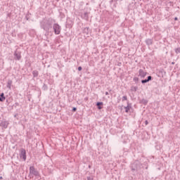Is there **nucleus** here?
I'll list each match as a JSON object with an SVG mask.
<instances>
[{"label":"nucleus","instance_id":"3","mask_svg":"<svg viewBox=\"0 0 180 180\" xmlns=\"http://www.w3.org/2000/svg\"><path fill=\"white\" fill-rule=\"evenodd\" d=\"M53 29L55 34H60L61 33V27L58 24H53Z\"/></svg>","mask_w":180,"mask_h":180},{"label":"nucleus","instance_id":"22","mask_svg":"<svg viewBox=\"0 0 180 180\" xmlns=\"http://www.w3.org/2000/svg\"><path fill=\"white\" fill-rule=\"evenodd\" d=\"M72 110V112H77V108L74 107Z\"/></svg>","mask_w":180,"mask_h":180},{"label":"nucleus","instance_id":"15","mask_svg":"<svg viewBox=\"0 0 180 180\" xmlns=\"http://www.w3.org/2000/svg\"><path fill=\"white\" fill-rule=\"evenodd\" d=\"M11 85H12V80H8L7 83V88H8V89H11Z\"/></svg>","mask_w":180,"mask_h":180},{"label":"nucleus","instance_id":"1","mask_svg":"<svg viewBox=\"0 0 180 180\" xmlns=\"http://www.w3.org/2000/svg\"><path fill=\"white\" fill-rule=\"evenodd\" d=\"M41 27L46 32H49L51 29V21L50 20H45L41 22Z\"/></svg>","mask_w":180,"mask_h":180},{"label":"nucleus","instance_id":"9","mask_svg":"<svg viewBox=\"0 0 180 180\" xmlns=\"http://www.w3.org/2000/svg\"><path fill=\"white\" fill-rule=\"evenodd\" d=\"M152 78L153 77L151 76H148V79L141 80V82H142V84H147V82H148L149 81H151Z\"/></svg>","mask_w":180,"mask_h":180},{"label":"nucleus","instance_id":"14","mask_svg":"<svg viewBox=\"0 0 180 180\" xmlns=\"http://www.w3.org/2000/svg\"><path fill=\"white\" fill-rule=\"evenodd\" d=\"M33 77H38L39 76V72L37 70H34L32 72Z\"/></svg>","mask_w":180,"mask_h":180},{"label":"nucleus","instance_id":"20","mask_svg":"<svg viewBox=\"0 0 180 180\" xmlns=\"http://www.w3.org/2000/svg\"><path fill=\"white\" fill-rule=\"evenodd\" d=\"M0 97H1V98H5V94H4V93H1V94H0Z\"/></svg>","mask_w":180,"mask_h":180},{"label":"nucleus","instance_id":"19","mask_svg":"<svg viewBox=\"0 0 180 180\" xmlns=\"http://www.w3.org/2000/svg\"><path fill=\"white\" fill-rule=\"evenodd\" d=\"M122 101H127V96H124L122 97Z\"/></svg>","mask_w":180,"mask_h":180},{"label":"nucleus","instance_id":"5","mask_svg":"<svg viewBox=\"0 0 180 180\" xmlns=\"http://www.w3.org/2000/svg\"><path fill=\"white\" fill-rule=\"evenodd\" d=\"M20 158H22L24 161H26V150L22 149L20 153Z\"/></svg>","mask_w":180,"mask_h":180},{"label":"nucleus","instance_id":"4","mask_svg":"<svg viewBox=\"0 0 180 180\" xmlns=\"http://www.w3.org/2000/svg\"><path fill=\"white\" fill-rule=\"evenodd\" d=\"M139 169H140V162L136 161L131 165V171H139Z\"/></svg>","mask_w":180,"mask_h":180},{"label":"nucleus","instance_id":"25","mask_svg":"<svg viewBox=\"0 0 180 180\" xmlns=\"http://www.w3.org/2000/svg\"><path fill=\"white\" fill-rule=\"evenodd\" d=\"M174 20H178V17H175Z\"/></svg>","mask_w":180,"mask_h":180},{"label":"nucleus","instance_id":"16","mask_svg":"<svg viewBox=\"0 0 180 180\" xmlns=\"http://www.w3.org/2000/svg\"><path fill=\"white\" fill-rule=\"evenodd\" d=\"M175 53H176V54H179V53H180V47L179 48H176L175 49Z\"/></svg>","mask_w":180,"mask_h":180},{"label":"nucleus","instance_id":"13","mask_svg":"<svg viewBox=\"0 0 180 180\" xmlns=\"http://www.w3.org/2000/svg\"><path fill=\"white\" fill-rule=\"evenodd\" d=\"M140 103H143V105H146V103H148V101H147V100L143 98V99H141V100L140 101Z\"/></svg>","mask_w":180,"mask_h":180},{"label":"nucleus","instance_id":"17","mask_svg":"<svg viewBox=\"0 0 180 180\" xmlns=\"http://www.w3.org/2000/svg\"><path fill=\"white\" fill-rule=\"evenodd\" d=\"M84 19H88V13H84Z\"/></svg>","mask_w":180,"mask_h":180},{"label":"nucleus","instance_id":"7","mask_svg":"<svg viewBox=\"0 0 180 180\" xmlns=\"http://www.w3.org/2000/svg\"><path fill=\"white\" fill-rule=\"evenodd\" d=\"M147 75V72H144L142 69L139 70V76L141 77V78H144Z\"/></svg>","mask_w":180,"mask_h":180},{"label":"nucleus","instance_id":"6","mask_svg":"<svg viewBox=\"0 0 180 180\" xmlns=\"http://www.w3.org/2000/svg\"><path fill=\"white\" fill-rule=\"evenodd\" d=\"M8 124H9V123L5 120H3L0 122V126L4 127V129H6L8 127Z\"/></svg>","mask_w":180,"mask_h":180},{"label":"nucleus","instance_id":"27","mask_svg":"<svg viewBox=\"0 0 180 180\" xmlns=\"http://www.w3.org/2000/svg\"><path fill=\"white\" fill-rule=\"evenodd\" d=\"M0 179H2V176H0Z\"/></svg>","mask_w":180,"mask_h":180},{"label":"nucleus","instance_id":"10","mask_svg":"<svg viewBox=\"0 0 180 180\" xmlns=\"http://www.w3.org/2000/svg\"><path fill=\"white\" fill-rule=\"evenodd\" d=\"M103 105V102H97L96 103V106L98 107V109L101 110L102 109V106Z\"/></svg>","mask_w":180,"mask_h":180},{"label":"nucleus","instance_id":"8","mask_svg":"<svg viewBox=\"0 0 180 180\" xmlns=\"http://www.w3.org/2000/svg\"><path fill=\"white\" fill-rule=\"evenodd\" d=\"M14 56L16 58V59L18 60H20V58H22V55L20 52H18L17 51H15Z\"/></svg>","mask_w":180,"mask_h":180},{"label":"nucleus","instance_id":"21","mask_svg":"<svg viewBox=\"0 0 180 180\" xmlns=\"http://www.w3.org/2000/svg\"><path fill=\"white\" fill-rule=\"evenodd\" d=\"M87 180H94V178L92 176H88Z\"/></svg>","mask_w":180,"mask_h":180},{"label":"nucleus","instance_id":"12","mask_svg":"<svg viewBox=\"0 0 180 180\" xmlns=\"http://www.w3.org/2000/svg\"><path fill=\"white\" fill-rule=\"evenodd\" d=\"M130 108L131 107L129 105V103L127 106L124 107L126 113H129V111L130 110Z\"/></svg>","mask_w":180,"mask_h":180},{"label":"nucleus","instance_id":"23","mask_svg":"<svg viewBox=\"0 0 180 180\" xmlns=\"http://www.w3.org/2000/svg\"><path fill=\"white\" fill-rule=\"evenodd\" d=\"M78 71H82V67L79 66V67L78 68Z\"/></svg>","mask_w":180,"mask_h":180},{"label":"nucleus","instance_id":"18","mask_svg":"<svg viewBox=\"0 0 180 180\" xmlns=\"http://www.w3.org/2000/svg\"><path fill=\"white\" fill-rule=\"evenodd\" d=\"M5 97H0V102H4L5 101Z\"/></svg>","mask_w":180,"mask_h":180},{"label":"nucleus","instance_id":"26","mask_svg":"<svg viewBox=\"0 0 180 180\" xmlns=\"http://www.w3.org/2000/svg\"><path fill=\"white\" fill-rule=\"evenodd\" d=\"M105 95H109V92L106 91Z\"/></svg>","mask_w":180,"mask_h":180},{"label":"nucleus","instance_id":"2","mask_svg":"<svg viewBox=\"0 0 180 180\" xmlns=\"http://www.w3.org/2000/svg\"><path fill=\"white\" fill-rule=\"evenodd\" d=\"M40 174L37 171V169H35L33 166H31L30 167V178H33V176H39Z\"/></svg>","mask_w":180,"mask_h":180},{"label":"nucleus","instance_id":"24","mask_svg":"<svg viewBox=\"0 0 180 180\" xmlns=\"http://www.w3.org/2000/svg\"><path fill=\"white\" fill-rule=\"evenodd\" d=\"M145 124H146V125L148 124V121L146 120V121L145 122Z\"/></svg>","mask_w":180,"mask_h":180},{"label":"nucleus","instance_id":"11","mask_svg":"<svg viewBox=\"0 0 180 180\" xmlns=\"http://www.w3.org/2000/svg\"><path fill=\"white\" fill-rule=\"evenodd\" d=\"M146 43L148 46H151V44H153V40L151 39H148L146 40Z\"/></svg>","mask_w":180,"mask_h":180}]
</instances>
